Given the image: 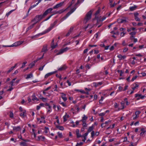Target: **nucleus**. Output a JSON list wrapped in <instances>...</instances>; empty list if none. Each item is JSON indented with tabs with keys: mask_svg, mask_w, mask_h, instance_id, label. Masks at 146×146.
Returning a JSON list of instances; mask_svg holds the SVG:
<instances>
[{
	"mask_svg": "<svg viewBox=\"0 0 146 146\" xmlns=\"http://www.w3.org/2000/svg\"><path fill=\"white\" fill-rule=\"evenodd\" d=\"M18 137L19 138L21 139L23 141H25V142H28L29 141V140H26L25 139H23L22 137V136L21 135H20L18 136Z\"/></svg>",
	"mask_w": 146,
	"mask_h": 146,
	"instance_id": "29",
	"label": "nucleus"
},
{
	"mask_svg": "<svg viewBox=\"0 0 146 146\" xmlns=\"http://www.w3.org/2000/svg\"><path fill=\"white\" fill-rule=\"evenodd\" d=\"M92 65H89V64H87L86 66V69H90Z\"/></svg>",
	"mask_w": 146,
	"mask_h": 146,
	"instance_id": "41",
	"label": "nucleus"
},
{
	"mask_svg": "<svg viewBox=\"0 0 146 146\" xmlns=\"http://www.w3.org/2000/svg\"><path fill=\"white\" fill-rule=\"evenodd\" d=\"M117 57L119 58V60H122L125 59L126 58V56L125 55L122 56L121 54H118Z\"/></svg>",
	"mask_w": 146,
	"mask_h": 146,
	"instance_id": "16",
	"label": "nucleus"
},
{
	"mask_svg": "<svg viewBox=\"0 0 146 146\" xmlns=\"http://www.w3.org/2000/svg\"><path fill=\"white\" fill-rule=\"evenodd\" d=\"M76 91H77L78 92H80L82 93H84V91L83 90H76Z\"/></svg>",
	"mask_w": 146,
	"mask_h": 146,
	"instance_id": "53",
	"label": "nucleus"
},
{
	"mask_svg": "<svg viewBox=\"0 0 146 146\" xmlns=\"http://www.w3.org/2000/svg\"><path fill=\"white\" fill-rule=\"evenodd\" d=\"M14 68V67H12L11 68L7 71V73H10Z\"/></svg>",
	"mask_w": 146,
	"mask_h": 146,
	"instance_id": "57",
	"label": "nucleus"
},
{
	"mask_svg": "<svg viewBox=\"0 0 146 146\" xmlns=\"http://www.w3.org/2000/svg\"><path fill=\"white\" fill-rule=\"evenodd\" d=\"M126 33V32L125 31L121 32L120 33V36L122 37Z\"/></svg>",
	"mask_w": 146,
	"mask_h": 146,
	"instance_id": "47",
	"label": "nucleus"
},
{
	"mask_svg": "<svg viewBox=\"0 0 146 146\" xmlns=\"http://www.w3.org/2000/svg\"><path fill=\"white\" fill-rule=\"evenodd\" d=\"M14 10H11L9 12H8L6 14V15L7 16H8L12 12H13Z\"/></svg>",
	"mask_w": 146,
	"mask_h": 146,
	"instance_id": "52",
	"label": "nucleus"
},
{
	"mask_svg": "<svg viewBox=\"0 0 146 146\" xmlns=\"http://www.w3.org/2000/svg\"><path fill=\"white\" fill-rule=\"evenodd\" d=\"M135 29V28L132 27L129 29H127V31L128 32H129L131 31H134Z\"/></svg>",
	"mask_w": 146,
	"mask_h": 146,
	"instance_id": "38",
	"label": "nucleus"
},
{
	"mask_svg": "<svg viewBox=\"0 0 146 146\" xmlns=\"http://www.w3.org/2000/svg\"><path fill=\"white\" fill-rule=\"evenodd\" d=\"M136 32L134 31V32H131L130 33H129V34L130 35H131V36H133V35H135L136 34Z\"/></svg>",
	"mask_w": 146,
	"mask_h": 146,
	"instance_id": "48",
	"label": "nucleus"
},
{
	"mask_svg": "<svg viewBox=\"0 0 146 146\" xmlns=\"http://www.w3.org/2000/svg\"><path fill=\"white\" fill-rule=\"evenodd\" d=\"M54 14H52L49 17L46 18L45 20H44V21H46L48 20Z\"/></svg>",
	"mask_w": 146,
	"mask_h": 146,
	"instance_id": "60",
	"label": "nucleus"
},
{
	"mask_svg": "<svg viewBox=\"0 0 146 146\" xmlns=\"http://www.w3.org/2000/svg\"><path fill=\"white\" fill-rule=\"evenodd\" d=\"M106 17H107L106 16H104L102 17V19H98L97 21V23L96 24V25H98L99 22H102L103 21L105 20L106 19Z\"/></svg>",
	"mask_w": 146,
	"mask_h": 146,
	"instance_id": "15",
	"label": "nucleus"
},
{
	"mask_svg": "<svg viewBox=\"0 0 146 146\" xmlns=\"http://www.w3.org/2000/svg\"><path fill=\"white\" fill-rule=\"evenodd\" d=\"M47 51V46L46 45L43 46V47L42 50V52H46Z\"/></svg>",
	"mask_w": 146,
	"mask_h": 146,
	"instance_id": "24",
	"label": "nucleus"
},
{
	"mask_svg": "<svg viewBox=\"0 0 146 146\" xmlns=\"http://www.w3.org/2000/svg\"><path fill=\"white\" fill-rule=\"evenodd\" d=\"M45 106H48V108L49 109V110H48L47 111V112L48 113H50V112H51V111H52V109H51V106H50L49 105V104H48L47 103H46L45 104Z\"/></svg>",
	"mask_w": 146,
	"mask_h": 146,
	"instance_id": "18",
	"label": "nucleus"
},
{
	"mask_svg": "<svg viewBox=\"0 0 146 146\" xmlns=\"http://www.w3.org/2000/svg\"><path fill=\"white\" fill-rule=\"evenodd\" d=\"M12 128H13V130L17 132L21 130V128L20 126H13Z\"/></svg>",
	"mask_w": 146,
	"mask_h": 146,
	"instance_id": "10",
	"label": "nucleus"
},
{
	"mask_svg": "<svg viewBox=\"0 0 146 146\" xmlns=\"http://www.w3.org/2000/svg\"><path fill=\"white\" fill-rule=\"evenodd\" d=\"M55 73V72H50L46 74L45 76V78H47L48 77L54 74Z\"/></svg>",
	"mask_w": 146,
	"mask_h": 146,
	"instance_id": "19",
	"label": "nucleus"
},
{
	"mask_svg": "<svg viewBox=\"0 0 146 146\" xmlns=\"http://www.w3.org/2000/svg\"><path fill=\"white\" fill-rule=\"evenodd\" d=\"M137 77V76H135L134 77L132 78L131 80V81L132 82L133 81L135 80Z\"/></svg>",
	"mask_w": 146,
	"mask_h": 146,
	"instance_id": "49",
	"label": "nucleus"
},
{
	"mask_svg": "<svg viewBox=\"0 0 146 146\" xmlns=\"http://www.w3.org/2000/svg\"><path fill=\"white\" fill-rule=\"evenodd\" d=\"M56 127L59 130L63 131L64 130V128L62 126H57Z\"/></svg>",
	"mask_w": 146,
	"mask_h": 146,
	"instance_id": "36",
	"label": "nucleus"
},
{
	"mask_svg": "<svg viewBox=\"0 0 146 146\" xmlns=\"http://www.w3.org/2000/svg\"><path fill=\"white\" fill-rule=\"evenodd\" d=\"M53 10V9L50 8L47 9L43 13L44 15L45 16V17L46 16L47 14L49 13H50Z\"/></svg>",
	"mask_w": 146,
	"mask_h": 146,
	"instance_id": "7",
	"label": "nucleus"
},
{
	"mask_svg": "<svg viewBox=\"0 0 146 146\" xmlns=\"http://www.w3.org/2000/svg\"><path fill=\"white\" fill-rule=\"evenodd\" d=\"M141 132L140 133V135L141 136H143L145 133L146 131L145 130L144 128H143L141 129Z\"/></svg>",
	"mask_w": 146,
	"mask_h": 146,
	"instance_id": "28",
	"label": "nucleus"
},
{
	"mask_svg": "<svg viewBox=\"0 0 146 146\" xmlns=\"http://www.w3.org/2000/svg\"><path fill=\"white\" fill-rule=\"evenodd\" d=\"M102 25V23L101 22H99L98 23V25H98V27L99 28L100 27H101ZM96 26H97V25H96Z\"/></svg>",
	"mask_w": 146,
	"mask_h": 146,
	"instance_id": "45",
	"label": "nucleus"
},
{
	"mask_svg": "<svg viewBox=\"0 0 146 146\" xmlns=\"http://www.w3.org/2000/svg\"><path fill=\"white\" fill-rule=\"evenodd\" d=\"M16 78H15L13 79L10 82V84L11 85V86H12L15 85V84H13V83L15 81V80H16Z\"/></svg>",
	"mask_w": 146,
	"mask_h": 146,
	"instance_id": "34",
	"label": "nucleus"
},
{
	"mask_svg": "<svg viewBox=\"0 0 146 146\" xmlns=\"http://www.w3.org/2000/svg\"><path fill=\"white\" fill-rule=\"evenodd\" d=\"M40 98L42 100V101L44 102H45L46 100V98H44L43 97H41V98Z\"/></svg>",
	"mask_w": 146,
	"mask_h": 146,
	"instance_id": "58",
	"label": "nucleus"
},
{
	"mask_svg": "<svg viewBox=\"0 0 146 146\" xmlns=\"http://www.w3.org/2000/svg\"><path fill=\"white\" fill-rule=\"evenodd\" d=\"M51 47L52 49H54L57 46V44L56 43V45L54 44V43L52 44H51Z\"/></svg>",
	"mask_w": 146,
	"mask_h": 146,
	"instance_id": "40",
	"label": "nucleus"
},
{
	"mask_svg": "<svg viewBox=\"0 0 146 146\" xmlns=\"http://www.w3.org/2000/svg\"><path fill=\"white\" fill-rule=\"evenodd\" d=\"M26 112V111H23V112H21L22 113L20 114V116L22 118H24L27 116Z\"/></svg>",
	"mask_w": 146,
	"mask_h": 146,
	"instance_id": "20",
	"label": "nucleus"
},
{
	"mask_svg": "<svg viewBox=\"0 0 146 146\" xmlns=\"http://www.w3.org/2000/svg\"><path fill=\"white\" fill-rule=\"evenodd\" d=\"M66 68V67L65 66H63L62 67H61L58 69V70L62 71V70H64Z\"/></svg>",
	"mask_w": 146,
	"mask_h": 146,
	"instance_id": "33",
	"label": "nucleus"
},
{
	"mask_svg": "<svg viewBox=\"0 0 146 146\" xmlns=\"http://www.w3.org/2000/svg\"><path fill=\"white\" fill-rule=\"evenodd\" d=\"M100 8H99L96 11V13L95 14L96 18L98 17H97V15H98V14H99L100 13Z\"/></svg>",
	"mask_w": 146,
	"mask_h": 146,
	"instance_id": "37",
	"label": "nucleus"
},
{
	"mask_svg": "<svg viewBox=\"0 0 146 146\" xmlns=\"http://www.w3.org/2000/svg\"><path fill=\"white\" fill-rule=\"evenodd\" d=\"M111 121L110 120H109L107 121H106L104 123L105 125L107 124L108 123H111Z\"/></svg>",
	"mask_w": 146,
	"mask_h": 146,
	"instance_id": "56",
	"label": "nucleus"
},
{
	"mask_svg": "<svg viewBox=\"0 0 146 146\" xmlns=\"http://www.w3.org/2000/svg\"><path fill=\"white\" fill-rule=\"evenodd\" d=\"M135 97H138L140 98L143 99L145 97V96H144L142 95L141 94H136L135 95Z\"/></svg>",
	"mask_w": 146,
	"mask_h": 146,
	"instance_id": "26",
	"label": "nucleus"
},
{
	"mask_svg": "<svg viewBox=\"0 0 146 146\" xmlns=\"http://www.w3.org/2000/svg\"><path fill=\"white\" fill-rule=\"evenodd\" d=\"M60 104L63 107H65L66 106V104L63 102L60 101L59 102Z\"/></svg>",
	"mask_w": 146,
	"mask_h": 146,
	"instance_id": "42",
	"label": "nucleus"
},
{
	"mask_svg": "<svg viewBox=\"0 0 146 146\" xmlns=\"http://www.w3.org/2000/svg\"><path fill=\"white\" fill-rule=\"evenodd\" d=\"M33 76V74H32L31 73L30 74H27V76L26 77V79H28L29 78H30L31 77H32Z\"/></svg>",
	"mask_w": 146,
	"mask_h": 146,
	"instance_id": "35",
	"label": "nucleus"
},
{
	"mask_svg": "<svg viewBox=\"0 0 146 146\" xmlns=\"http://www.w3.org/2000/svg\"><path fill=\"white\" fill-rule=\"evenodd\" d=\"M45 17V16L44 15L43 13L42 15H37L34 18V19L32 20V21H34L35 20H36V21H37V22L38 21L43 18H44Z\"/></svg>",
	"mask_w": 146,
	"mask_h": 146,
	"instance_id": "4",
	"label": "nucleus"
},
{
	"mask_svg": "<svg viewBox=\"0 0 146 146\" xmlns=\"http://www.w3.org/2000/svg\"><path fill=\"white\" fill-rule=\"evenodd\" d=\"M74 29V27H70V29L69 30L68 33L66 35V36H69L71 34V33L73 31V29Z\"/></svg>",
	"mask_w": 146,
	"mask_h": 146,
	"instance_id": "17",
	"label": "nucleus"
},
{
	"mask_svg": "<svg viewBox=\"0 0 146 146\" xmlns=\"http://www.w3.org/2000/svg\"><path fill=\"white\" fill-rule=\"evenodd\" d=\"M139 49H141L143 48H146V47H145L144 45H140L139 46Z\"/></svg>",
	"mask_w": 146,
	"mask_h": 146,
	"instance_id": "50",
	"label": "nucleus"
},
{
	"mask_svg": "<svg viewBox=\"0 0 146 146\" xmlns=\"http://www.w3.org/2000/svg\"><path fill=\"white\" fill-rule=\"evenodd\" d=\"M117 22L119 23H126L127 20L126 18H124L123 19H120L117 20Z\"/></svg>",
	"mask_w": 146,
	"mask_h": 146,
	"instance_id": "12",
	"label": "nucleus"
},
{
	"mask_svg": "<svg viewBox=\"0 0 146 146\" xmlns=\"http://www.w3.org/2000/svg\"><path fill=\"white\" fill-rule=\"evenodd\" d=\"M32 100L33 101L36 100L38 101L39 100V99L36 97L35 94H33L32 96Z\"/></svg>",
	"mask_w": 146,
	"mask_h": 146,
	"instance_id": "21",
	"label": "nucleus"
},
{
	"mask_svg": "<svg viewBox=\"0 0 146 146\" xmlns=\"http://www.w3.org/2000/svg\"><path fill=\"white\" fill-rule=\"evenodd\" d=\"M92 14V12L91 11L88 12L86 14L85 19V20L86 21V23L91 19Z\"/></svg>",
	"mask_w": 146,
	"mask_h": 146,
	"instance_id": "5",
	"label": "nucleus"
},
{
	"mask_svg": "<svg viewBox=\"0 0 146 146\" xmlns=\"http://www.w3.org/2000/svg\"><path fill=\"white\" fill-rule=\"evenodd\" d=\"M141 112V111H136L135 112V115H137V116Z\"/></svg>",
	"mask_w": 146,
	"mask_h": 146,
	"instance_id": "51",
	"label": "nucleus"
},
{
	"mask_svg": "<svg viewBox=\"0 0 146 146\" xmlns=\"http://www.w3.org/2000/svg\"><path fill=\"white\" fill-rule=\"evenodd\" d=\"M124 101L125 102L126 104L127 105H128L129 104V103L127 101V99L126 98L124 99Z\"/></svg>",
	"mask_w": 146,
	"mask_h": 146,
	"instance_id": "46",
	"label": "nucleus"
},
{
	"mask_svg": "<svg viewBox=\"0 0 146 146\" xmlns=\"http://www.w3.org/2000/svg\"><path fill=\"white\" fill-rule=\"evenodd\" d=\"M34 66H35L34 63H33L31 64H29V66L30 67V68H32Z\"/></svg>",
	"mask_w": 146,
	"mask_h": 146,
	"instance_id": "63",
	"label": "nucleus"
},
{
	"mask_svg": "<svg viewBox=\"0 0 146 146\" xmlns=\"http://www.w3.org/2000/svg\"><path fill=\"white\" fill-rule=\"evenodd\" d=\"M57 133H58V135L59 137L60 138H61L62 137V134L61 133H60L59 132H58Z\"/></svg>",
	"mask_w": 146,
	"mask_h": 146,
	"instance_id": "44",
	"label": "nucleus"
},
{
	"mask_svg": "<svg viewBox=\"0 0 146 146\" xmlns=\"http://www.w3.org/2000/svg\"><path fill=\"white\" fill-rule=\"evenodd\" d=\"M9 116L11 118H13V114L11 111L10 112Z\"/></svg>",
	"mask_w": 146,
	"mask_h": 146,
	"instance_id": "59",
	"label": "nucleus"
},
{
	"mask_svg": "<svg viewBox=\"0 0 146 146\" xmlns=\"http://www.w3.org/2000/svg\"><path fill=\"white\" fill-rule=\"evenodd\" d=\"M41 120L40 121V123H46V121L44 120L45 117L43 115L41 116Z\"/></svg>",
	"mask_w": 146,
	"mask_h": 146,
	"instance_id": "23",
	"label": "nucleus"
},
{
	"mask_svg": "<svg viewBox=\"0 0 146 146\" xmlns=\"http://www.w3.org/2000/svg\"><path fill=\"white\" fill-rule=\"evenodd\" d=\"M91 137L93 138L94 137L95 135L96 136H98L99 134V132L97 131L95 133L94 131H92L91 133Z\"/></svg>",
	"mask_w": 146,
	"mask_h": 146,
	"instance_id": "13",
	"label": "nucleus"
},
{
	"mask_svg": "<svg viewBox=\"0 0 146 146\" xmlns=\"http://www.w3.org/2000/svg\"><path fill=\"white\" fill-rule=\"evenodd\" d=\"M45 131L44 132L45 133H47L48 132V131L49 130V129L48 127H45Z\"/></svg>",
	"mask_w": 146,
	"mask_h": 146,
	"instance_id": "55",
	"label": "nucleus"
},
{
	"mask_svg": "<svg viewBox=\"0 0 146 146\" xmlns=\"http://www.w3.org/2000/svg\"><path fill=\"white\" fill-rule=\"evenodd\" d=\"M137 8V6L136 5H134L133 6L130 7L129 8V9L130 11H132L135 10Z\"/></svg>",
	"mask_w": 146,
	"mask_h": 146,
	"instance_id": "27",
	"label": "nucleus"
},
{
	"mask_svg": "<svg viewBox=\"0 0 146 146\" xmlns=\"http://www.w3.org/2000/svg\"><path fill=\"white\" fill-rule=\"evenodd\" d=\"M134 15L135 20L137 21H140V19L138 17V16L139 15V13L137 12H135L134 13Z\"/></svg>",
	"mask_w": 146,
	"mask_h": 146,
	"instance_id": "9",
	"label": "nucleus"
},
{
	"mask_svg": "<svg viewBox=\"0 0 146 146\" xmlns=\"http://www.w3.org/2000/svg\"><path fill=\"white\" fill-rule=\"evenodd\" d=\"M118 90L120 91H121L122 90L123 91L122 87L121 86H119L118 87Z\"/></svg>",
	"mask_w": 146,
	"mask_h": 146,
	"instance_id": "62",
	"label": "nucleus"
},
{
	"mask_svg": "<svg viewBox=\"0 0 146 146\" xmlns=\"http://www.w3.org/2000/svg\"><path fill=\"white\" fill-rule=\"evenodd\" d=\"M74 108H76L77 112L78 113L79 111V110H80V108L78 107V106L77 105H76L74 106Z\"/></svg>",
	"mask_w": 146,
	"mask_h": 146,
	"instance_id": "43",
	"label": "nucleus"
},
{
	"mask_svg": "<svg viewBox=\"0 0 146 146\" xmlns=\"http://www.w3.org/2000/svg\"><path fill=\"white\" fill-rule=\"evenodd\" d=\"M88 119V117H87L85 115H84L83 117H82V120L80 121H86Z\"/></svg>",
	"mask_w": 146,
	"mask_h": 146,
	"instance_id": "31",
	"label": "nucleus"
},
{
	"mask_svg": "<svg viewBox=\"0 0 146 146\" xmlns=\"http://www.w3.org/2000/svg\"><path fill=\"white\" fill-rule=\"evenodd\" d=\"M70 48H69L66 47L60 50V51L56 54V55H59L62 54L63 53L66 52L68 50H70Z\"/></svg>",
	"mask_w": 146,
	"mask_h": 146,
	"instance_id": "6",
	"label": "nucleus"
},
{
	"mask_svg": "<svg viewBox=\"0 0 146 146\" xmlns=\"http://www.w3.org/2000/svg\"><path fill=\"white\" fill-rule=\"evenodd\" d=\"M94 127L93 125H92L90 127L88 130V132L89 133L91 131H93L94 129Z\"/></svg>",
	"mask_w": 146,
	"mask_h": 146,
	"instance_id": "30",
	"label": "nucleus"
},
{
	"mask_svg": "<svg viewBox=\"0 0 146 146\" xmlns=\"http://www.w3.org/2000/svg\"><path fill=\"white\" fill-rule=\"evenodd\" d=\"M88 133H89L88 132L85 133L83 135L84 137L86 138Z\"/></svg>",
	"mask_w": 146,
	"mask_h": 146,
	"instance_id": "61",
	"label": "nucleus"
},
{
	"mask_svg": "<svg viewBox=\"0 0 146 146\" xmlns=\"http://www.w3.org/2000/svg\"><path fill=\"white\" fill-rule=\"evenodd\" d=\"M124 104H125V102H121V107H122L120 109V108H119L118 109V110L117 111L120 110L121 109H124V108L125 107L124 106Z\"/></svg>",
	"mask_w": 146,
	"mask_h": 146,
	"instance_id": "32",
	"label": "nucleus"
},
{
	"mask_svg": "<svg viewBox=\"0 0 146 146\" xmlns=\"http://www.w3.org/2000/svg\"><path fill=\"white\" fill-rule=\"evenodd\" d=\"M64 2H61L57 4L56 5L53 7V9H56L58 7H59L61 6L64 4Z\"/></svg>",
	"mask_w": 146,
	"mask_h": 146,
	"instance_id": "14",
	"label": "nucleus"
},
{
	"mask_svg": "<svg viewBox=\"0 0 146 146\" xmlns=\"http://www.w3.org/2000/svg\"><path fill=\"white\" fill-rule=\"evenodd\" d=\"M23 43V42L22 41H18L16 42H15L13 44L10 45H2V47H13V46H17L19 45H20L21 44Z\"/></svg>",
	"mask_w": 146,
	"mask_h": 146,
	"instance_id": "3",
	"label": "nucleus"
},
{
	"mask_svg": "<svg viewBox=\"0 0 146 146\" xmlns=\"http://www.w3.org/2000/svg\"><path fill=\"white\" fill-rule=\"evenodd\" d=\"M74 0H72V3H71L68 6V7L67 8L65 9H62L60 10L59 11H56L55 12V14H61L66 11L68 9L70 8L72 4L74 3ZM81 3V2L80 1V0H77V2L76 3L74 6L71 9V10L66 14V16H65L62 18V21L66 19L68 16H69L76 9L77 7V5L78 4H80Z\"/></svg>",
	"mask_w": 146,
	"mask_h": 146,
	"instance_id": "1",
	"label": "nucleus"
},
{
	"mask_svg": "<svg viewBox=\"0 0 146 146\" xmlns=\"http://www.w3.org/2000/svg\"><path fill=\"white\" fill-rule=\"evenodd\" d=\"M60 94H61V97L63 100L64 101H66L67 99V98L66 97V94H64L63 93H60Z\"/></svg>",
	"mask_w": 146,
	"mask_h": 146,
	"instance_id": "11",
	"label": "nucleus"
},
{
	"mask_svg": "<svg viewBox=\"0 0 146 146\" xmlns=\"http://www.w3.org/2000/svg\"><path fill=\"white\" fill-rule=\"evenodd\" d=\"M37 23V21H36L35 23L33 24H32L31 25H30L29 27L27 29V31H29V30L32 29L34 27V25Z\"/></svg>",
	"mask_w": 146,
	"mask_h": 146,
	"instance_id": "22",
	"label": "nucleus"
},
{
	"mask_svg": "<svg viewBox=\"0 0 146 146\" xmlns=\"http://www.w3.org/2000/svg\"><path fill=\"white\" fill-rule=\"evenodd\" d=\"M44 56V54L41 57H40V58H38L36 60H35L34 61V63H35L36 62L40 60V59H42L43 58V57Z\"/></svg>",
	"mask_w": 146,
	"mask_h": 146,
	"instance_id": "39",
	"label": "nucleus"
},
{
	"mask_svg": "<svg viewBox=\"0 0 146 146\" xmlns=\"http://www.w3.org/2000/svg\"><path fill=\"white\" fill-rule=\"evenodd\" d=\"M139 85L135 83L131 85V88L133 90H135V89H137L139 88Z\"/></svg>",
	"mask_w": 146,
	"mask_h": 146,
	"instance_id": "8",
	"label": "nucleus"
},
{
	"mask_svg": "<svg viewBox=\"0 0 146 146\" xmlns=\"http://www.w3.org/2000/svg\"><path fill=\"white\" fill-rule=\"evenodd\" d=\"M26 142L24 141L21 142L20 143V145L21 146H28L27 144L26 143Z\"/></svg>",
	"mask_w": 146,
	"mask_h": 146,
	"instance_id": "25",
	"label": "nucleus"
},
{
	"mask_svg": "<svg viewBox=\"0 0 146 146\" xmlns=\"http://www.w3.org/2000/svg\"><path fill=\"white\" fill-rule=\"evenodd\" d=\"M66 115H64L63 117V121H64V122H65L67 120V119H66Z\"/></svg>",
	"mask_w": 146,
	"mask_h": 146,
	"instance_id": "64",
	"label": "nucleus"
},
{
	"mask_svg": "<svg viewBox=\"0 0 146 146\" xmlns=\"http://www.w3.org/2000/svg\"><path fill=\"white\" fill-rule=\"evenodd\" d=\"M83 123L82 125L84 127H86L87 126V124L86 123V121H82Z\"/></svg>",
	"mask_w": 146,
	"mask_h": 146,
	"instance_id": "54",
	"label": "nucleus"
},
{
	"mask_svg": "<svg viewBox=\"0 0 146 146\" xmlns=\"http://www.w3.org/2000/svg\"><path fill=\"white\" fill-rule=\"evenodd\" d=\"M57 23V21H55L54 22L51 24L50 26V27L48 28L47 29L45 30L44 31L43 33H41V35H43L44 34L47 33H48L55 26V25Z\"/></svg>",
	"mask_w": 146,
	"mask_h": 146,
	"instance_id": "2",
	"label": "nucleus"
}]
</instances>
